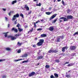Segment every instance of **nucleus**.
Returning <instances> with one entry per match:
<instances>
[{
  "mask_svg": "<svg viewBox=\"0 0 78 78\" xmlns=\"http://www.w3.org/2000/svg\"><path fill=\"white\" fill-rule=\"evenodd\" d=\"M9 38H10L11 41H14L15 39H16V37L12 36H8Z\"/></svg>",
  "mask_w": 78,
  "mask_h": 78,
  "instance_id": "4",
  "label": "nucleus"
},
{
  "mask_svg": "<svg viewBox=\"0 0 78 78\" xmlns=\"http://www.w3.org/2000/svg\"><path fill=\"white\" fill-rule=\"evenodd\" d=\"M19 31V32H21V31H23V29H20V28H18Z\"/></svg>",
  "mask_w": 78,
  "mask_h": 78,
  "instance_id": "23",
  "label": "nucleus"
},
{
  "mask_svg": "<svg viewBox=\"0 0 78 78\" xmlns=\"http://www.w3.org/2000/svg\"><path fill=\"white\" fill-rule=\"evenodd\" d=\"M57 42H60V38H57Z\"/></svg>",
  "mask_w": 78,
  "mask_h": 78,
  "instance_id": "26",
  "label": "nucleus"
},
{
  "mask_svg": "<svg viewBox=\"0 0 78 78\" xmlns=\"http://www.w3.org/2000/svg\"><path fill=\"white\" fill-rule=\"evenodd\" d=\"M36 47V44H34L33 45V47H34V48H35V47Z\"/></svg>",
  "mask_w": 78,
  "mask_h": 78,
  "instance_id": "47",
  "label": "nucleus"
},
{
  "mask_svg": "<svg viewBox=\"0 0 78 78\" xmlns=\"http://www.w3.org/2000/svg\"><path fill=\"white\" fill-rule=\"evenodd\" d=\"M12 31H15V27H13L11 29Z\"/></svg>",
  "mask_w": 78,
  "mask_h": 78,
  "instance_id": "43",
  "label": "nucleus"
},
{
  "mask_svg": "<svg viewBox=\"0 0 78 78\" xmlns=\"http://www.w3.org/2000/svg\"><path fill=\"white\" fill-rule=\"evenodd\" d=\"M54 76H55V77H56V78H58L59 77V76L58 75V74L56 73H55L54 74Z\"/></svg>",
  "mask_w": 78,
  "mask_h": 78,
  "instance_id": "20",
  "label": "nucleus"
},
{
  "mask_svg": "<svg viewBox=\"0 0 78 78\" xmlns=\"http://www.w3.org/2000/svg\"><path fill=\"white\" fill-rule=\"evenodd\" d=\"M9 26H10V24H8V28H9Z\"/></svg>",
  "mask_w": 78,
  "mask_h": 78,
  "instance_id": "57",
  "label": "nucleus"
},
{
  "mask_svg": "<svg viewBox=\"0 0 78 78\" xmlns=\"http://www.w3.org/2000/svg\"><path fill=\"white\" fill-rule=\"evenodd\" d=\"M72 55H73V56H74V55H75V53H73V54H72Z\"/></svg>",
  "mask_w": 78,
  "mask_h": 78,
  "instance_id": "59",
  "label": "nucleus"
},
{
  "mask_svg": "<svg viewBox=\"0 0 78 78\" xmlns=\"http://www.w3.org/2000/svg\"><path fill=\"white\" fill-rule=\"evenodd\" d=\"M73 18V16L71 15H68L67 16L66 18H65L64 20L65 21H68V20H70V19H72Z\"/></svg>",
  "mask_w": 78,
  "mask_h": 78,
  "instance_id": "2",
  "label": "nucleus"
},
{
  "mask_svg": "<svg viewBox=\"0 0 78 78\" xmlns=\"http://www.w3.org/2000/svg\"><path fill=\"white\" fill-rule=\"evenodd\" d=\"M35 74V72H32L29 74V77H31V76H34Z\"/></svg>",
  "mask_w": 78,
  "mask_h": 78,
  "instance_id": "5",
  "label": "nucleus"
},
{
  "mask_svg": "<svg viewBox=\"0 0 78 78\" xmlns=\"http://www.w3.org/2000/svg\"><path fill=\"white\" fill-rule=\"evenodd\" d=\"M34 23V28H36L37 27V26H36V23Z\"/></svg>",
  "mask_w": 78,
  "mask_h": 78,
  "instance_id": "27",
  "label": "nucleus"
},
{
  "mask_svg": "<svg viewBox=\"0 0 78 78\" xmlns=\"http://www.w3.org/2000/svg\"><path fill=\"white\" fill-rule=\"evenodd\" d=\"M20 24L18 23V24L16 25V27H18V28H19L20 27Z\"/></svg>",
  "mask_w": 78,
  "mask_h": 78,
  "instance_id": "33",
  "label": "nucleus"
},
{
  "mask_svg": "<svg viewBox=\"0 0 78 78\" xmlns=\"http://www.w3.org/2000/svg\"><path fill=\"white\" fill-rule=\"evenodd\" d=\"M59 22H58V23H61V22H62V20H59Z\"/></svg>",
  "mask_w": 78,
  "mask_h": 78,
  "instance_id": "53",
  "label": "nucleus"
},
{
  "mask_svg": "<svg viewBox=\"0 0 78 78\" xmlns=\"http://www.w3.org/2000/svg\"><path fill=\"white\" fill-rule=\"evenodd\" d=\"M65 18H66V17H61L58 20H61V19H63V20L64 21V22H66V21H65L64 20Z\"/></svg>",
  "mask_w": 78,
  "mask_h": 78,
  "instance_id": "18",
  "label": "nucleus"
},
{
  "mask_svg": "<svg viewBox=\"0 0 78 78\" xmlns=\"http://www.w3.org/2000/svg\"><path fill=\"white\" fill-rule=\"evenodd\" d=\"M47 36V35L45 34H41V37H45Z\"/></svg>",
  "mask_w": 78,
  "mask_h": 78,
  "instance_id": "12",
  "label": "nucleus"
},
{
  "mask_svg": "<svg viewBox=\"0 0 78 78\" xmlns=\"http://www.w3.org/2000/svg\"><path fill=\"white\" fill-rule=\"evenodd\" d=\"M6 76L4 75V76H2V78H6Z\"/></svg>",
  "mask_w": 78,
  "mask_h": 78,
  "instance_id": "49",
  "label": "nucleus"
},
{
  "mask_svg": "<svg viewBox=\"0 0 78 78\" xmlns=\"http://www.w3.org/2000/svg\"><path fill=\"white\" fill-rule=\"evenodd\" d=\"M70 48L71 50H75L76 48V47L75 46H71Z\"/></svg>",
  "mask_w": 78,
  "mask_h": 78,
  "instance_id": "6",
  "label": "nucleus"
},
{
  "mask_svg": "<svg viewBox=\"0 0 78 78\" xmlns=\"http://www.w3.org/2000/svg\"><path fill=\"white\" fill-rule=\"evenodd\" d=\"M42 30V28H39L37 29V31H41Z\"/></svg>",
  "mask_w": 78,
  "mask_h": 78,
  "instance_id": "42",
  "label": "nucleus"
},
{
  "mask_svg": "<svg viewBox=\"0 0 78 78\" xmlns=\"http://www.w3.org/2000/svg\"><path fill=\"white\" fill-rule=\"evenodd\" d=\"M40 64V63H38L37 64V66H39V65Z\"/></svg>",
  "mask_w": 78,
  "mask_h": 78,
  "instance_id": "62",
  "label": "nucleus"
},
{
  "mask_svg": "<svg viewBox=\"0 0 78 78\" xmlns=\"http://www.w3.org/2000/svg\"><path fill=\"white\" fill-rule=\"evenodd\" d=\"M17 22V20H16L15 22V24H17V22Z\"/></svg>",
  "mask_w": 78,
  "mask_h": 78,
  "instance_id": "56",
  "label": "nucleus"
},
{
  "mask_svg": "<svg viewBox=\"0 0 78 78\" xmlns=\"http://www.w3.org/2000/svg\"><path fill=\"white\" fill-rule=\"evenodd\" d=\"M36 6H41V4L40 3H39V4H36Z\"/></svg>",
  "mask_w": 78,
  "mask_h": 78,
  "instance_id": "28",
  "label": "nucleus"
},
{
  "mask_svg": "<svg viewBox=\"0 0 78 78\" xmlns=\"http://www.w3.org/2000/svg\"><path fill=\"white\" fill-rule=\"evenodd\" d=\"M44 58V57L42 56H38L37 58V60H39V59H43Z\"/></svg>",
  "mask_w": 78,
  "mask_h": 78,
  "instance_id": "14",
  "label": "nucleus"
},
{
  "mask_svg": "<svg viewBox=\"0 0 78 78\" xmlns=\"http://www.w3.org/2000/svg\"><path fill=\"white\" fill-rule=\"evenodd\" d=\"M73 65H74V64L70 63L67 65V66H68V67H70L71 66H73Z\"/></svg>",
  "mask_w": 78,
  "mask_h": 78,
  "instance_id": "17",
  "label": "nucleus"
},
{
  "mask_svg": "<svg viewBox=\"0 0 78 78\" xmlns=\"http://www.w3.org/2000/svg\"><path fill=\"white\" fill-rule=\"evenodd\" d=\"M61 0H57V1H58V2H60V1H61Z\"/></svg>",
  "mask_w": 78,
  "mask_h": 78,
  "instance_id": "64",
  "label": "nucleus"
},
{
  "mask_svg": "<svg viewBox=\"0 0 78 78\" xmlns=\"http://www.w3.org/2000/svg\"><path fill=\"white\" fill-rule=\"evenodd\" d=\"M5 59H0V62H2V61H5Z\"/></svg>",
  "mask_w": 78,
  "mask_h": 78,
  "instance_id": "46",
  "label": "nucleus"
},
{
  "mask_svg": "<svg viewBox=\"0 0 78 78\" xmlns=\"http://www.w3.org/2000/svg\"><path fill=\"white\" fill-rule=\"evenodd\" d=\"M33 28L32 27L31 28V30H30L28 32V34H29L30 33H32L33 32V31L34 30Z\"/></svg>",
  "mask_w": 78,
  "mask_h": 78,
  "instance_id": "15",
  "label": "nucleus"
},
{
  "mask_svg": "<svg viewBox=\"0 0 78 78\" xmlns=\"http://www.w3.org/2000/svg\"><path fill=\"white\" fill-rule=\"evenodd\" d=\"M18 17H19V13H17L13 16L12 18V20H15L16 19V18H18Z\"/></svg>",
  "mask_w": 78,
  "mask_h": 78,
  "instance_id": "3",
  "label": "nucleus"
},
{
  "mask_svg": "<svg viewBox=\"0 0 78 78\" xmlns=\"http://www.w3.org/2000/svg\"><path fill=\"white\" fill-rule=\"evenodd\" d=\"M20 52H21V50H19L17 51L18 53H20Z\"/></svg>",
  "mask_w": 78,
  "mask_h": 78,
  "instance_id": "44",
  "label": "nucleus"
},
{
  "mask_svg": "<svg viewBox=\"0 0 78 78\" xmlns=\"http://www.w3.org/2000/svg\"><path fill=\"white\" fill-rule=\"evenodd\" d=\"M54 30V28H53V26H51L49 27V31H53Z\"/></svg>",
  "mask_w": 78,
  "mask_h": 78,
  "instance_id": "10",
  "label": "nucleus"
},
{
  "mask_svg": "<svg viewBox=\"0 0 78 78\" xmlns=\"http://www.w3.org/2000/svg\"><path fill=\"white\" fill-rule=\"evenodd\" d=\"M78 32H76L75 34H74L73 35V36H75V35H76V34H78Z\"/></svg>",
  "mask_w": 78,
  "mask_h": 78,
  "instance_id": "40",
  "label": "nucleus"
},
{
  "mask_svg": "<svg viewBox=\"0 0 78 78\" xmlns=\"http://www.w3.org/2000/svg\"><path fill=\"white\" fill-rule=\"evenodd\" d=\"M28 62V60H25V61H23V62H22V63H25V62Z\"/></svg>",
  "mask_w": 78,
  "mask_h": 78,
  "instance_id": "34",
  "label": "nucleus"
},
{
  "mask_svg": "<svg viewBox=\"0 0 78 78\" xmlns=\"http://www.w3.org/2000/svg\"><path fill=\"white\" fill-rule=\"evenodd\" d=\"M7 36H8V35L7 34H5V37H7Z\"/></svg>",
  "mask_w": 78,
  "mask_h": 78,
  "instance_id": "51",
  "label": "nucleus"
},
{
  "mask_svg": "<svg viewBox=\"0 0 78 78\" xmlns=\"http://www.w3.org/2000/svg\"><path fill=\"white\" fill-rule=\"evenodd\" d=\"M50 78H55V77H54V76L53 75H51V76Z\"/></svg>",
  "mask_w": 78,
  "mask_h": 78,
  "instance_id": "41",
  "label": "nucleus"
},
{
  "mask_svg": "<svg viewBox=\"0 0 78 78\" xmlns=\"http://www.w3.org/2000/svg\"><path fill=\"white\" fill-rule=\"evenodd\" d=\"M28 56V54H25L22 56V58H27Z\"/></svg>",
  "mask_w": 78,
  "mask_h": 78,
  "instance_id": "13",
  "label": "nucleus"
},
{
  "mask_svg": "<svg viewBox=\"0 0 78 78\" xmlns=\"http://www.w3.org/2000/svg\"><path fill=\"white\" fill-rule=\"evenodd\" d=\"M20 36H21V34H16L15 35V36L16 37H17V36L19 37Z\"/></svg>",
  "mask_w": 78,
  "mask_h": 78,
  "instance_id": "30",
  "label": "nucleus"
},
{
  "mask_svg": "<svg viewBox=\"0 0 78 78\" xmlns=\"http://www.w3.org/2000/svg\"><path fill=\"white\" fill-rule=\"evenodd\" d=\"M24 8L26 9V10H27V11H29V10H30L29 7L28 6V5H24Z\"/></svg>",
  "mask_w": 78,
  "mask_h": 78,
  "instance_id": "9",
  "label": "nucleus"
},
{
  "mask_svg": "<svg viewBox=\"0 0 78 78\" xmlns=\"http://www.w3.org/2000/svg\"><path fill=\"white\" fill-rule=\"evenodd\" d=\"M62 4L63 6H66V4H65V3H64V2L63 1V0L62 1Z\"/></svg>",
  "mask_w": 78,
  "mask_h": 78,
  "instance_id": "38",
  "label": "nucleus"
},
{
  "mask_svg": "<svg viewBox=\"0 0 78 78\" xmlns=\"http://www.w3.org/2000/svg\"><path fill=\"white\" fill-rule=\"evenodd\" d=\"M17 3V1L16 0L13 1L12 2V5H14V3Z\"/></svg>",
  "mask_w": 78,
  "mask_h": 78,
  "instance_id": "21",
  "label": "nucleus"
},
{
  "mask_svg": "<svg viewBox=\"0 0 78 78\" xmlns=\"http://www.w3.org/2000/svg\"><path fill=\"white\" fill-rule=\"evenodd\" d=\"M69 63V62H66L64 64H63L64 66L66 65V64H67Z\"/></svg>",
  "mask_w": 78,
  "mask_h": 78,
  "instance_id": "39",
  "label": "nucleus"
},
{
  "mask_svg": "<svg viewBox=\"0 0 78 78\" xmlns=\"http://www.w3.org/2000/svg\"><path fill=\"white\" fill-rule=\"evenodd\" d=\"M21 60H23V59L22 58H20V59H19L18 60H15V61H16V62H17V61H21Z\"/></svg>",
  "mask_w": 78,
  "mask_h": 78,
  "instance_id": "32",
  "label": "nucleus"
},
{
  "mask_svg": "<svg viewBox=\"0 0 78 78\" xmlns=\"http://www.w3.org/2000/svg\"><path fill=\"white\" fill-rule=\"evenodd\" d=\"M68 73L66 72V75L65 76L67 78H71V76H70V74L67 75Z\"/></svg>",
  "mask_w": 78,
  "mask_h": 78,
  "instance_id": "11",
  "label": "nucleus"
},
{
  "mask_svg": "<svg viewBox=\"0 0 78 78\" xmlns=\"http://www.w3.org/2000/svg\"><path fill=\"white\" fill-rule=\"evenodd\" d=\"M31 13V11L28 12V14H30Z\"/></svg>",
  "mask_w": 78,
  "mask_h": 78,
  "instance_id": "52",
  "label": "nucleus"
},
{
  "mask_svg": "<svg viewBox=\"0 0 78 78\" xmlns=\"http://www.w3.org/2000/svg\"><path fill=\"white\" fill-rule=\"evenodd\" d=\"M48 53H53V50L51 49L50 51H48Z\"/></svg>",
  "mask_w": 78,
  "mask_h": 78,
  "instance_id": "25",
  "label": "nucleus"
},
{
  "mask_svg": "<svg viewBox=\"0 0 78 78\" xmlns=\"http://www.w3.org/2000/svg\"><path fill=\"white\" fill-rule=\"evenodd\" d=\"M57 19H58V18H57L56 19H55V20H54L53 21H52V23H55L56 21H57Z\"/></svg>",
  "mask_w": 78,
  "mask_h": 78,
  "instance_id": "22",
  "label": "nucleus"
},
{
  "mask_svg": "<svg viewBox=\"0 0 78 78\" xmlns=\"http://www.w3.org/2000/svg\"><path fill=\"white\" fill-rule=\"evenodd\" d=\"M54 2H56V0H53Z\"/></svg>",
  "mask_w": 78,
  "mask_h": 78,
  "instance_id": "61",
  "label": "nucleus"
},
{
  "mask_svg": "<svg viewBox=\"0 0 78 78\" xmlns=\"http://www.w3.org/2000/svg\"><path fill=\"white\" fill-rule=\"evenodd\" d=\"M12 12H10L9 13V15L10 16H11V14Z\"/></svg>",
  "mask_w": 78,
  "mask_h": 78,
  "instance_id": "48",
  "label": "nucleus"
},
{
  "mask_svg": "<svg viewBox=\"0 0 78 78\" xmlns=\"http://www.w3.org/2000/svg\"><path fill=\"white\" fill-rule=\"evenodd\" d=\"M57 52H58V51H57V49L52 50V53H57Z\"/></svg>",
  "mask_w": 78,
  "mask_h": 78,
  "instance_id": "19",
  "label": "nucleus"
},
{
  "mask_svg": "<svg viewBox=\"0 0 78 78\" xmlns=\"http://www.w3.org/2000/svg\"><path fill=\"white\" fill-rule=\"evenodd\" d=\"M20 16H21V17H22V18H23H23H24V17H23V14H22V13H21L20 14Z\"/></svg>",
  "mask_w": 78,
  "mask_h": 78,
  "instance_id": "31",
  "label": "nucleus"
},
{
  "mask_svg": "<svg viewBox=\"0 0 78 78\" xmlns=\"http://www.w3.org/2000/svg\"><path fill=\"white\" fill-rule=\"evenodd\" d=\"M6 50H7V51H9L11 50V49L9 48H6Z\"/></svg>",
  "mask_w": 78,
  "mask_h": 78,
  "instance_id": "35",
  "label": "nucleus"
},
{
  "mask_svg": "<svg viewBox=\"0 0 78 78\" xmlns=\"http://www.w3.org/2000/svg\"><path fill=\"white\" fill-rule=\"evenodd\" d=\"M14 31L16 33H17V32H18V30H17V29H15Z\"/></svg>",
  "mask_w": 78,
  "mask_h": 78,
  "instance_id": "45",
  "label": "nucleus"
},
{
  "mask_svg": "<svg viewBox=\"0 0 78 78\" xmlns=\"http://www.w3.org/2000/svg\"><path fill=\"white\" fill-rule=\"evenodd\" d=\"M39 42L37 43V45L38 46H41L43 45V43L44 42V39H41L39 40Z\"/></svg>",
  "mask_w": 78,
  "mask_h": 78,
  "instance_id": "1",
  "label": "nucleus"
},
{
  "mask_svg": "<svg viewBox=\"0 0 78 78\" xmlns=\"http://www.w3.org/2000/svg\"><path fill=\"white\" fill-rule=\"evenodd\" d=\"M35 40H37V38L36 37L35 38Z\"/></svg>",
  "mask_w": 78,
  "mask_h": 78,
  "instance_id": "60",
  "label": "nucleus"
},
{
  "mask_svg": "<svg viewBox=\"0 0 78 78\" xmlns=\"http://www.w3.org/2000/svg\"><path fill=\"white\" fill-rule=\"evenodd\" d=\"M68 48H69V47H67V46L63 47L62 49V51L63 52H64V51H65V49H66V50H67Z\"/></svg>",
  "mask_w": 78,
  "mask_h": 78,
  "instance_id": "7",
  "label": "nucleus"
},
{
  "mask_svg": "<svg viewBox=\"0 0 78 78\" xmlns=\"http://www.w3.org/2000/svg\"><path fill=\"white\" fill-rule=\"evenodd\" d=\"M52 13V12H45L46 14L47 15H50Z\"/></svg>",
  "mask_w": 78,
  "mask_h": 78,
  "instance_id": "16",
  "label": "nucleus"
},
{
  "mask_svg": "<svg viewBox=\"0 0 78 78\" xmlns=\"http://www.w3.org/2000/svg\"><path fill=\"white\" fill-rule=\"evenodd\" d=\"M70 12V9H68V10L67 11V12L68 14H69V12Z\"/></svg>",
  "mask_w": 78,
  "mask_h": 78,
  "instance_id": "36",
  "label": "nucleus"
},
{
  "mask_svg": "<svg viewBox=\"0 0 78 78\" xmlns=\"http://www.w3.org/2000/svg\"><path fill=\"white\" fill-rule=\"evenodd\" d=\"M3 10V11H6V9H2Z\"/></svg>",
  "mask_w": 78,
  "mask_h": 78,
  "instance_id": "54",
  "label": "nucleus"
},
{
  "mask_svg": "<svg viewBox=\"0 0 78 78\" xmlns=\"http://www.w3.org/2000/svg\"><path fill=\"white\" fill-rule=\"evenodd\" d=\"M51 9H52V7H49V10L50 11L51 10Z\"/></svg>",
  "mask_w": 78,
  "mask_h": 78,
  "instance_id": "50",
  "label": "nucleus"
},
{
  "mask_svg": "<svg viewBox=\"0 0 78 78\" xmlns=\"http://www.w3.org/2000/svg\"><path fill=\"white\" fill-rule=\"evenodd\" d=\"M22 43H21L19 42H18L17 44L19 45V46H21L22 45Z\"/></svg>",
  "mask_w": 78,
  "mask_h": 78,
  "instance_id": "24",
  "label": "nucleus"
},
{
  "mask_svg": "<svg viewBox=\"0 0 78 78\" xmlns=\"http://www.w3.org/2000/svg\"><path fill=\"white\" fill-rule=\"evenodd\" d=\"M55 62H56L58 63L60 62V61L58 59H56L55 60Z\"/></svg>",
  "mask_w": 78,
  "mask_h": 78,
  "instance_id": "37",
  "label": "nucleus"
},
{
  "mask_svg": "<svg viewBox=\"0 0 78 78\" xmlns=\"http://www.w3.org/2000/svg\"><path fill=\"white\" fill-rule=\"evenodd\" d=\"M25 28H28V26L26 25V26H25Z\"/></svg>",
  "mask_w": 78,
  "mask_h": 78,
  "instance_id": "55",
  "label": "nucleus"
},
{
  "mask_svg": "<svg viewBox=\"0 0 78 78\" xmlns=\"http://www.w3.org/2000/svg\"><path fill=\"white\" fill-rule=\"evenodd\" d=\"M5 20H8V18H7V17H5Z\"/></svg>",
  "mask_w": 78,
  "mask_h": 78,
  "instance_id": "58",
  "label": "nucleus"
},
{
  "mask_svg": "<svg viewBox=\"0 0 78 78\" xmlns=\"http://www.w3.org/2000/svg\"><path fill=\"white\" fill-rule=\"evenodd\" d=\"M39 53H41V50H39Z\"/></svg>",
  "mask_w": 78,
  "mask_h": 78,
  "instance_id": "63",
  "label": "nucleus"
},
{
  "mask_svg": "<svg viewBox=\"0 0 78 78\" xmlns=\"http://www.w3.org/2000/svg\"><path fill=\"white\" fill-rule=\"evenodd\" d=\"M45 68H46L47 69H48L50 67V66L49 65H46L45 66Z\"/></svg>",
  "mask_w": 78,
  "mask_h": 78,
  "instance_id": "29",
  "label": "nucleus"
},
{
  "mask_svg": "<svg viewBox=\"0 0 78 78\" xmlns=\"http://www.w3.org/2000/svg\"><path fill=\"white\" fill-rule=\"evenodd\" d=\"M56 15H57V14H55L54 15L52 16L50 18V19H49L50 20H51V19H54V18H55V17H56Z\"/></svg>",
  "mask_w": 78,
  "mask_h": 78,
  "instance_id": "8",
  "label": "nucleus"
}]
</instances>
